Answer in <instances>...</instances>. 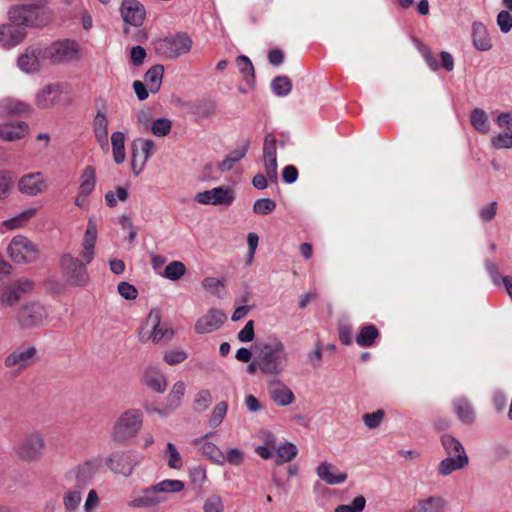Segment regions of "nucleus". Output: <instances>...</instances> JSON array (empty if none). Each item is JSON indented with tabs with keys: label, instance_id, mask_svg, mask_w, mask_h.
Wrapping results in <instances>:
<instances>
[{
	"label": "nucleus",
	"instance_id": "obj_36",
	"mask_svg": "<svg viewBox=\"0 0 512 512\" xmlns=\"http://www.w3.org/2000/svg\"><path fill=\"white\" fill-rule=\"evenodd\" d=\"M419 512H444L447 502L440 496H430L417 503Z\"/></svg>",
	"mask_w": 512,
	"mask_h": 512
},
{
	"label": "nucleus",
	"instance_id": "obj_61",
	"mask_svg": "<svg viewBox=\"0 0 512 512\" xmlns=\"http://www.w3.org/2000/svg\"><path fill=\"white\" fill-rule=\"evenodd\" d=\"M491 144L495 149L512 148V132L496 135L491 139Z\"/></svg>",
	"mask_w": 512,
	"mask_h": 512
},
{
	"label": "nucleus",
	"instance_id": "obj_57",
	"mask_svg": "<svg viewBox=\"0 0 512 512\" xmlns=\"http://www.w3.org/2000/svg\"><path fill=\"white\" fill-rule=\"evenodd\" d=\"M202 287L214 296L221 297L219 288L224 287V281L216 277H206L202 281Z\"/></svg>",
	"mask_w": 512,
	"mask_h": 512
},
{
	"label": "nucleus",
	"instance_id": "obj_2",
	"mask_svg": "<svg viewBox=\"0 0 512 512\" xmlns=\"http://www.w3.org/2000/svg\"><path fill=\"white\" fill-rule=\"evenodd\" d=\"M181 480L165 479L142 489L133 499L128 502L132 509L154 508L167 500V494L179 493L184 489Z\"/></svg>",
	"mask_w": 512,
	"mask_h": 512
},
{
	"label": "nucleus",
	"instance_id": "obj_49",
	"mask_svg": "<svg viewBox=\"0 0 512 512\" xmlns=\"http://www.w3.org/2000/svg\"><path fill=\"white\" fill-rule=\"evenodd\" d=\"M203 512H224L223 499L218 495H210L203 502Z\"/></svg>",
	"mask_w": 512,
	"mask_h": 512
},
{
	"label": "nucleus",
	"instance_id": "obj_54",
	"mask_svg": "<svg viewBox=\"0 0 512 512\" xmlns=\"http://www.w3.org/2000/svg\"><path fill=\"white\" fill-rule=\"evenodd\" d=\"M384 419V410L379 409L373 413H367L362 416V420L368 429L379 427Z\"/></svg>",
	"mask_w": 512,
	"mask_h": 512
},
{
	"label": "nucleus",
	"instance_id": "obj_3",
	"mask_svg": "<svg viewBox=\"0 0 512 512\" xmlns=\"http://www.w3.org/2000/svg\"><path fill=\"white\" fill-rule=\"evenodd\" d=\"M261 360V373L269 376L281 375L289 360V354L284 343L278 339L263 346L259 354Z\"/></svg>",
	"mask_w": 512,
	"mask_h": 512
},
{
	"label": "nucleus",
	"instance_id": "obj_37",
	"mask_svg": "<svg viewBox=\"0 0 512 512\" xmlns=\"http://www.w3.org/2000/svg\"><path fill=\"white\" fill-rule=\"evenodd\" d=\"M96 173L92 166H87L80 176L79 191L84 196H89L95 189Z\"/></svg>",
	"mask_w": 512,
	"mask_h": 512
},
{
	"label": "nucleus",
	"instance_id": "obj_50",
	"mask_svg": "<svg viewBox=\"0 0 512 512\" xmlns=\"http://www.w3.org/2000/svg\"><path fill=\"white\" fill-rule=\"evenodd\" d=\"M366 506V499L360 495L353 499L350 504H342L335 508L334 512H362Z\"/></svg>",
	"mask_w": 512,
	"mask_h": 512
},
{
	"label": "nucleus",
	"instance_id": "obj_41",
	"mask_svg": "<svg viewBox=\"0 0 512 512\" xmlns=\"http://www.w3.org/2000/svg\"><path fill=\"white\" fill-rule=\"evenodd\" d=\"M81 489H69L63 494V505L66 512H75L81 503Z\"/></svg>",
	"mask_w": 512,
	"mask_h": 512
},
{
	"label": "nucleus",
	"instance_id": "obj_30",
	"mask_svg": "<svg viewBox=\"0 0 512 512\" xmlns=\"http://www.w3.org/2000/svg\"><path fill=\"white\" fill-rule=\"evenodd\" d=\"M28 132V125L25 122H18L17 125H0V138L6 141H15L23 138Z\"/></svg>",
	"mask_w": 512,
	"mask_h": 512
},
{
	"label": "nucleus",
	"instance_id": "obj_62",
	"mask_svg": "<svg viewBox=\"0 0 512 512\" xmlns=\"http://www.w3.org/2000/svg\"><path fill=\"white\" fill-rule=\"evenodd\" d=\"M117 289L119 294L127 300H134L138 296L136 287L126 281L120 282Z\"/></svg>",
	"mask_w": 512,
	"mask_h": 512
},
{
	"label": "nucleus",
	"instance_id": "obj_8",
	"mask_svg": "<svg viewBox=\"0 0 512 512\" xmlns=\"http://www.w3.org/2000/svg\"><path fill=\"white\" fill-rule=\"evenodd\" d=\"M140 456L129 450H117L103 459V463L114 474L129 477L140 464Z\"/></svg>",
	"mask_w": 512,
	"mask_h": 512
},
{
	"label": "nucleus",
	"instance_id": "obj_5",
	"mask_svg": "<svg viewBox=\"0 0 512 512\" xmlns=\"http://www.w3.org/2000/svg\"><path fill=\"white\" fill-rule=\"evenodd\" d=\"M46 443L43 434L34 430L27 433L13 448L17 459L25 463H35L42 459Z\"/></svg>",
	"mask_w": 512,
	"mask_h": 512
},
{
	"label": "nucleus",
	"instance_id": "obj_25",
	"mask_svg": "<svg viewBox=\"0 0 512 512\" xmlns=\"http://www.w3.org/2000/svg\"><path fill=\"white\" fill-rule=\"evenodd\" d=\"M210 435L211 433L200 438H196L192 443L194 445H199L201 453L209 458L213 463L223 465V452L217 445L207 440Z\"/></svg>",
	"mask_w": 512,
	"mask_h": 512
},
{
	"label": "nucleus",
	"instance_id": "obj_53",
	"mask_svg": "<svg viewBox=\"0 0 512 512\" xmlns=\"http://www.w3.org/2000/svg\"><path fill=\"white\" fill-rule=\"evenodd\" d=\"M13 187V179L6 170H0V200L6 199Z\"/></svg>",
	"mask_w": 512,
	"mask_h": 512
},
{
	"label": "nucleus",
	"instance_id": "obj_27",
	"mask_svg": "<svg viewBox=\"0 0 512 512\" xmlns=\"http://www.w3.org/2000/svg\"><path fill=\"white\" fill-rule=\"evenodd\" d=\"M31 107L17 99L5 98L0 101V116H22L30 113Z\"/></svg>",
	"mask_w": 512,
	"mask_h": 512
},
{
	"label": "nucleus",
	"instance_id": "obj_12",
	"mask_svg": "<svg viewBox=\"0 0 512 512\" xmlns=\"http://www.w3.org/2000/svg\"><path fill=\"white\" fill-rule=\"evenodd\" d=\"M43 10L33 4L18 5L12 7L9 12V20L16 23L19 27L22 26H40L43 21L40 19Z\"/></svg>",
	"mask_w": 512,
	"mask_h": 512
},
{
	"label": "nucleus",
	"instance_id": "obj_16",
	"mask_svg": "<svg viewBox=\"0 0 512 512\" xmlns=\"http://www.w3.org/2000/svg\"><path fill=\"white\" fill-rule=\"evenodd\" d=\"M160 321V312L158 310H151L147 317L146 325L151 326L152 331L148 336L141 332L139 335L141 342H147L151 339L154 343H159L172 339L174 335L173 330L166 326H161Z\"/></svg>",
	"mask_w": 512,
	"mask_h": 512
},
{
	"label": "nucleus",
	"instance_id": "obj_45",
	"mask_svg": "<svg viewBox=\"0 0 512 512\" xmlns=\"http://www.w3.org/2000/svg\"><path fill=\"white\" fill-rule=\"evenodd\" d=\"M185 272L186 267L182 262L173 261L165 267L161 275L169 280L177 281L185 274Z\"/></svg>",
	"mask_w": 512,
	"mask_h": 512
},
{
	"label": "nucleus",
	"instance_id": "obj_55",
	"mask_svg": "<svg viewBox=\"0 0 512 512\" xmlns=\"http://www.w3.org/2000/svg\"><path fill=\"white\" fill-rule=\"evenodd\" d=\"M35 214V209H28L26 211H23L18 216L11 218L9 220H6L4 222V225L8 229H15L17 227H20L23 223L31 219Z\"/></svg>",
	"mask_w": 512,
	"mask_h": 512
},
{
	"label": "nucleus",
	"instance_id": "obj_1",
	"mask_svg": "<svg viewBox=\"0 0 512 512\" xmlns=\"http://www.w3.org/2000/svg\"><path fill=\"white\" fill-rule=\"evenodd\" d=\"M97 223L95 217H90L82 240L81 260L71 254H64L60 259L63 277L71 286L84 287L90 277L86 265L91 263L95 256L97 241Z\"/></svg>",
	"mask_w": 512,
	"mask_h": 512
},
{
	"label": "nucleus",
	"instance_id": "obj_26",
	"mask_svg": "<svg viewBox=\"0 0 512 512\" xmlns=\"http://www.w3.org/2000/svg\"><path fill=\"white\" fill-rule=\"evenodd\" d=\"M473 46L478 51H488L492 48V41L489 37L486 26L479 21L472 23Z\"/></svg>",
	"mask_w": 512,
	"mask_h": 512
},
{
	"label": "nucleus",
	"instance_id": "obj_47",
	"mask_svg": "<svg viewBox=\"0 0 512 512\" xmlns=\"http://www.w3.org/2000/svg\"><path fill=\"white\" fill-rule=\"evenodd\" d=\"M21 297L22 295L15 288L14 285L8 286L5 289H3L0 295V303L2 306L12 307L20 300Z\"/></svg>",
	"mask_w": 512,
	"mask_h": 512
},
{
	"label": "nucleus",
	"instance_id": "obj_21",
	"mask_svg": "<svg viewBox=\"0 0 512 512\" xmlns=\"http://www.w3.org/2000/svg\"><path fill=\"white\" fill-rule=\"evenodd\" d=\"M40 55L41 49L39 47H27L18 57V68L27 74L37 73L40 70Z\"/></svg>",
	"mask_w": 512,
	"mask_h": 512
},
{
	"label": "nucleus",
	"instance_id": "obj_31",
	"mask_svg": "<svg viewBox=\"0 0 512 512\" xmlns=\"http://www.w3.org/2000/svg\"><path fill=\"white\" fill-rule=\"evenodd\" d=\"M379 337V330L372 324H366L360 327L359 333L355 337V342L360 347H371Z\"/></svg>",
	"mask_w": 512,
	"mask_h": 512
},
{
	"label": "nucleus",
	"instance_id": "obj_19",
	"mask_svg": "<svg viewBox=\"0 0 512 512\" xmlns=\"http://www.w3.org/2000/svg\"><path fill=\"white\" fill-rule=\"evenodd\" d=\"M227 317L224 312L218 309H209L208 312L200 317L195 324V331L198 334H207L218 330Z\"/></svg>",
	"mask_w": 512,
	"mask_h": 512
},
{
	"label": "nucleus",
	"instance_id": "obj_42",
	"mask_svg": "<svg viewBox=\"0 0 512 512\" xmlns=\"http://www.w3.org/2000/svg\"><path fill=\"white\" fill-rule=\"evenodd\" d=\"M271 88L275 95L285 97L292 90V82L287 76H277L272 80Z\"/></svg>",
	"mask_w": 512,
	"mask_h": 512
},
{
	"label": "nucleus",
	"instance_id": "obj_23",
	"mask_svg": "<svg viewBox=\"0 0 512 512\" xmlns=\"http://www.w3.org/2000/svg\"><path fill=\"white\" fill-rule=\"evenodd\" d=\"M317 476L329 485H338L346 481L347 473L341 472L329 462H322L316 468Z\"/></svg>",
	"mask_w": 512,
	"mask_h": 512
},
{
	"label": "nucleus",
	"instance_id": "obj_51",
	"mask_svg": "<svg viewBox=\"0 0 512 512\" xmlns=\"http://www.w3.org/2000/svg\"><path fill=\"white\" fill-rule=\"evenodd\" d=\"M172 123L167 118H158L151 124V132L158 137L166 136L170 133Z\"/></svg>",
	"mask_w": 512,
	"mask_h": 512
},
{
	"label": "nucleus",
	"instance_id": "obj_10",
	"mask_svg": "<svg viewBox=\"0 0 512 512\" xmlns=\"http://www.w3.org/2000/svg\"><path fill=\"white\" fill-rule=\"evenodd\" d=\"M47 316L45 307L39 302H28L22 305L16 314L20 329L29 330L39 327Z\"/></svg>",
	"mask_w": 512,
	"mask_h": 512
},
{
	"label": "nucleus",
	"instance_id": "obj_35",
	"mask_svg": "<svg viewBox=\"0 0 512 512\" xmlns=\"http://www.w3.org/2000/svg\"><path fill=\"white\" fill-rule=\"evenodd\" d=\"M275 453V463L277 465H281L283 463L292 461L297 456L298 449L293 443L284 442L276 447Z\"/></svg>",
	"mask_w": 512,
	"mask_h": 512
},
{
	"label": "nucleus",
	"instance_id": "obj_6",
	"mask_svg": "<svg viewBox=\"0 0 512 512\" xmlns=\"http://www.w3.org/2000/svg\"><path fill=\"white\" fill-rule=\"evenodd\" d=\"M192 45L190 36L180 32L158 39L154 43V49L162 58L173 60L189 53Z\"/></svg>",
	"mask_w": 512,
	"mask_h": 512
},
{
	"label": "nucleus",
	"instance_id": "obj_9",
	"mask_svg": "<svg viewBox=\"0 0 512 512\" xmlns=\"http://www.w3.org/2000/svg\"><path fill=\"white\" fill-rule=\"evenodd\" d=\"M7 251L10 258L18 264L33 262L39 257L37 245L23 235L13 237Z\"/></svg>",
	"mask_w": 512,
	"mask_h": 512
},
{
	"label": "nucleus",
	"instance_id": "obj_11",
	"mask_svg": "<svg viewBox=\"0 0 512 512\" xmlns=\"http://www.w3.org/2000/svg\"><path fill=\"white\" fill-rule=\"evenodd\" d=\"M37 349L34 346H19L4 358V366L19 373L34 363Z\"/></svg>",
	"mask_w": 512,
	"mask_h": 512
},
{
	"label": "nucleus",
	"instance_id": "obj_46",
	"mask_svg": "<svg viewBox=\"0 0 512 512\" xmlns=\"http://www.w3.org/2000/svg\"><path fill=\"white\" fill-rule=\"evenodd\" d=\"M228 411V404L225 401H221L215 405L212 413L209 417L208 424L212 428L218 427L224 420Z\"/></svg>",
	"mask_w": 512,
	"mask_h": 512
},
{
	"label": "nucleus",
	"instance_id": "obj_29",
	"mask_svg": "<svg viewBox=\"0 0 512 512\" xmlns=\"http://www.w3.org/2000/svg\"><path fill=\"white\" fill-rule=\"evenodd\" d=\"M93 131L101 147L108 145V119L105 113L98 111L93 121Z\"/></svg>",
	"mask_w": 512,
	"mask_h": 512
},
{
	"label": "nucleus",
	"instance_id": "obj_34",
	"mask_svg": "<svg viewBox=\"0 0 512 512\" xmlns=\"http://www.w3.org/2000/svg\"><path fill=\"white\" fill-rule=\"evenodd\" d=\"M143 381L147 387L157 393H163L167 387L165 376L158 371H147L144 375Z\"/></svg>",
	"mask_w": 512,
	"mask_h": 512
},
{
	"label": "nucleus",
	"instance_id": "obj_56",
	"mask_svg": "<svg viewBox=\"0 0 512 512\" xmlns=\"http://www.w3.org/2000/svg\"><path fill=\"white\" fill-rule=\"evenodd\" d=\"M223 464L229 463L234 466H239L244 461V453L238 448H231L225 453L223 452Z\"/></svg>",
	"mask_w": 512,
	"mask_h": 512
},
{
	"label": "nucleus",
	"instance_id": "obj_13",
	"mask_svg": "<svg viewBox=\"0 0 512 512\" xmlns=\"http://www.w3.org/2000/svg\"><path fill=\"white\" fill-rule=\"evenodd\" d=\"M234 199V190L231 187L225 185L199 192L195 196V201L199 204L213 206H229L233 203Z\"/></svg>",
	"mask_w": 512,
	"mask_h": 512
},
{
	"label": "nucleus",
	"instance_id": "obj_39",
	"mask_svg": "<svg viewBox=\"0 0 512 512\" xmlns=\"http://www.w3.org/2000/svg\"><path fill=\"white\" fill-rule=\"evenodd\" d=\"M186 392V384L183 381H177L174 383L168 397L167 407L174 410L180 406L182 398Z\"/></svg>",
	"mask_w": 512,
	"mask_h": 512
},
{
	"label": "nucleus",
	"instance_id": "obj_18",
	"mask_svg": "<svg viewBox=\"0 0 512 512\" xmlns=\"http://www.w3.org/2000/svg\"><path fill=\"white\" fill-rule=\"evenodd\" d=\"M120 14L125 23L139 27L144 22L146 10L138 0H123Z\"/></svg>",
	"mask_w": 512,
	"mask_h": 512
},
{
	"label": "nucleus",
	"instance_id": "obj_32",
	"mask_svg": "<svg viewBox=\"0 0 512 512\" xmlns=\"http://www.w3.org/2000/svg\"><path fill=\"white\" fill-rule=\"evenodd\" d=\"M454 410L461 422L472 424L475 420L474 410L471 404L465 398L455 399L453 402Z\"/></svg>",
	"mask_w": 512,
	"mask_h": 512
},
{
	"label": "nucleus",
	"instance_id": "obj_24",
	"mask_svg": "<svg viewBox=\"0 0 512 512\" xmlns=\"http://www.w3.org/2000/svg\"><path fill=\"white\" fill-rule=\"evenodd\" d=\"M61 94L62 90L59 84H49L37 93L36 105L42 109L50 108L58 102Z\"/></svg>",
	"mask_w": 512,
	"mask_h": 512
},
{
	"label": "nucleus",
	"instance_id": "obj_33",
	"mask_svg": "<svg viewBox=\"0 0 512 512\" xmlns=\"http://www.w3.org/2000/svg\"><path fill=\"white\" fill-rule=\"evenodd\" d=\"M164 73L163 65L157 64L152 66L144 75L147 87L152 93H156L161 86Z\"/></svg>",
	"mask_w": 512,
	"mask_h": 512
},
{
	"label": "nucleus",
	"instance_id": "obj_43",
	"mask_svg": "<svg viewBox=\"0 0 512 512\" xmlns=\"http://www.w3.org/2000/svg\"><path fill=\"white\" fill-rule=\"evenodd\" d=\"M212 403V395L210 390L201 389L199 390L194 397L193 400V409L198 412H204L208 409L210 404Z\"/></svg>",
	"mask_w": 512,
	"mask_h": 512
},
{
	"label": "nucleus",
	"instance_id": "obj_52",
	"mask_svg": "<svg viewBox=\"0 0 512 512\" xmlns=\"http://www.w3.org/2000/svg\"><path fill=\"white\" fill-rule=\"evenodd\" d=\"M276 209V202L270 198H262L255 201L253 212L260 215H268Z\"/></svg>",
	"mask_w": 512,
	"mask_h": 512
},
{
	"label": "nucleus",
	"instance_id": "obj_38",
	"mask_svg": "<svg viewBox=\"0 0 512 512\" xmlns=\"http://www.w3.org/2000/svg\"><path fill=\"white\" fill-rule=\"evenodd\" d=\"M111 144L114 161L122 164L125 161V136L122 132L117 131L111 135Z\"/></svg>",
	"mask_w": 512,
	"mask_h": 512
},
{
	"label": "nucleus",
	"instance_id": "obj_48",
	"mask_svg": "<svg viewBox=\"0 0 512 512\" xmlns=\"http://www.w3.org/2000/svg\"><path fill=\"white\" fill-rule=\"evenodd\" d=\"M168 466L172 469H180L183 465L180 453L174 444L168 442L165 451Z\"/></svg>",
	"mask_w": 512,
	"mask_h": 512
},
{
	"label": "nucleus",
	"instance_id": "obj_7",
	"mask_svg": "<svg viewBox=\"0 0 512 512\" xmlns=\"http://www.w3.org/2000/svg\"><path fill=\"white\" fill-rule=\"evenodd\" d=\"M103 458L96 456L85 460L65 473V481L77 489L86 488L94 476L99 472Z\"/></svg>",
	"mask_w": 512,
	"mask_h": 512
},
{
	"label": "nucleus",
	"instance_id": "obj_63",
	"mask_svg": "<svg viewBox=\"0 0 512 512\" xmlns=\"http://www.w3.org/2000/svg\"><path fill=\"white\" fill-rule=\"evenodd\" d=\"M497 25L501 32L508 33L512 28V16L506 10H502L497 15Z\"/></svg>",
	"mask_w": 512,
	"mask_h": 512
},
{
	"label": "nucleus",
	"instance_id": "obj_14",
	"mask_svg": "<svg viewBox=\"0 0 512 512\" xmlns=\"http://www.w3.org/2000/svg\"><path fill=\"white\" fill-rule=\"evenodd\" d=\"M48 187V181L42 172L27 173L21 176L17 183L19 192L29 197L45 193Z\"/></svg>",
	"mask_w": 512,
	"mask_h": 512
},
{
	"label": "nucleus",
	"instance_id": "obj_59",
	"mask_svg": "<svg viewBox=\"0 0 512 512\" xmlns=\"http://www.w3.org/2000/svg\"><path fill=\"white\" fill-rule=\"evenodd\" d=\"M236 64L239 71L244 75V77L248 80V77L251 79L254 78V68L250 61V59L245 55H240L236 59Z\"/></svg>",
	"mask_w": 512,
	"mask_h": 512
},
{
	"label": "nucleus",
	"instance_id": "obj_58",
	"mask_svg": "<svg viewBox=\"0 0 512 512\" xmlns=\"http://www.w3.org/2000/svg\"><path fill=\"white\" fill-rule=\"evenodd\" d=\"M265 173L270 183L278 181L277 158H263Z\"/></svg>",
	"mask_w": 512,
	"mask_h": 512
},
{
	"label": "nucleus",
	"instance_id": "obj_15",
	"mask_svg": "<svg viewBox=\"0 0 512 512\" xmlns=\"http://www.w3.org/2000/svg\"><path fill=\"white\" fill-rule=\"evenodd\" d=\"M44 55L53 63L70 62L78 59V47L71 40L57 41L45 50Z\"/></svg>",
	"mask_w": 512,
	"mask_h": 512
},
{
	"label": "nucleus",
	"instance_id": "obj_40",
	"mask_svg": "<svg viewBox=\"0 0 512 512\" xmlns=\"http://www.w3.org/2000/svg\"><path fill=\"white\" fill-rule=\"evenodd\" d=\"M471 124L480 133L487 134L489 132V122L487 114L480 108H475L471 112Z\"/></svg>",
	"mask_w": 512,
	"mask_h": 512
},
{
	"label": "nucleus",
	"instance_id": "obj_60",
	"mask_svg": "<svg viewBox=\"0 0 512 512\" xmlns=\"http://www.w3.org/2000/svg\"><path fill=\"white\" fill-rule=\"evenodd\" d=\"M263 158H277L276 138L272 133L267 134L264 138Z\"/></svg>",
	"mask_w": 512,
	"mask_h": 512
},
{
	"label": "nucleus",
	"instance_id": "obj_28",
	"mask_svg": "<svg viewBox=\"0 0 512 512\" xmlns=\"http://www.w3.org/2000/svg\"><path fill=\"white\" fill-rule=\"evenodd\" d=\"M469 462L467 454L449 456L443 459L438 466V472L442 476H447L456 470L464 468Z\"/></svg>",
	"mask_w": 512,
	"mask_h": 512
},
{
	"label": "nucleus",
	"instance_id": "obj_44",
	"mask_svg": "<svg viewBox=\"0 0 512 512\" xmlns=\"http://www.w3.org/2000/svg\"><path fill=\"white\" fill-rule=\"evenodd\" d=\"M441 443L447 452V454L452 455H463L466 454L465 449L461 442L454 438L451 435L445 434L441 437Z\"/></svg>",
	"mask_w": 512,
	"mask_h": 512
},
{
	"label": "nucleus",
	"instance_id": "obj_4",
	"mask_svg": "<svg viewBox=\"0 0 512 512\" xmlns=\"http://www.w3.org/2000/svg\"><path fill=\"white\" fill-rule=\"evenodd\" d=\"M143 413L139 409L123 412L115 421L110 436L116 443H124L134 438L142 428Z\"/></svg>",
	"mask_w": 512,
	"mask_h": 512
},
{
	"label": "nucleus",
	"instance_id": "obj_17",
	"mask_svg": "<svg viewBox=\"0 0 512 512\" xmlns=\"http://www.w3.org/2000/svg\"><path fill=\"white\" fill-rule=\"evenodd\" d=\"M154 142L150 139L137 138L132 143V170L138 175L153 153Z\"/></svg>",
	"mask_w": 512,
	"mask_h": 512
},
{
	"label": "nucleus",
	"instance_id": "obj_64",
	"mask_svg": "<svg viewBox=\"0 0 512 512\" xmlns=\"http://www.w3.org/2000/svg\"><path fill=\"white\" fill-rule=\"evenodd\" d=\"M254 321L249 320L245 326L239 331L237 337L242 343L251 342L254 339Z\"/></svg>",
	"mask_w": 512,
	"mask_h": 512
},
{
	"label": "nucleus",
	"instance_id": "obj_20",
	"mask_svg": "<svg viewBox=\"0 0 512 512\" xmlns=\"http://www.w3.org/2000/svg\"><path fill=\"white\" fill-rule=\"evenodd\" d=\"M26 37V31L16 23L0 25V44L4 48H12L20 44Z\"/></svg>",
	"mask_w": 512,
	"mask_h": 512
},
{
	"label": "nucleus",
	"instance_id": "obj_22",
	"mask_svg": "<svg viewBox=\"0 0 512 512\" xmlns=\"http://www.w3.org/2000/svg\"><path fill=\"white\" fill-rule=\"evenodd\" d=\"M270 398L279 406H288L295 400L292 390L279 379H273L268 383Z\"/></svg>",
	"mask_w": 512,
	"mask_h": 512
}]
</instances>
